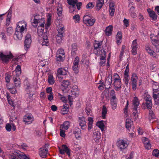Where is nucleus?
I'll use <instances>...</instances> for the list:
<instances>
[{
  "instance_id": "nucleus-11",
  "label": "nucleus",
  "mask_w": 159,
  "mask_h": 159,
  "mask_svg": "<svg viewBox=\"0 0 159 159\" xmlns=\"http://www.w3.org/2000/svg\"><path fill=\"white\" fill-rule=\"evenodd\" d=\"M31 35L30 34H27L25 37V39L24 42L25 47L26 48L25 49L29 48L30 46L31 43Z\"/></svg>"
},
{
  "instance_id": "nucleus-7",
  "label": "nucleus",
  "mask_w": 159,
  "mask_h": 159,
  "mask_svg": "<svg viewBox=\"0 0 159 159\" xmlns=\"http://www.w3.org/2000/svg\"><path fill=\"white\" fill-rule=\"evenodd\" d=\"M138 77L137 74L134 73L132 74L131 78V85L134 91L137 88V83Z\"/></svg>"
},
{
  "instance_id": "nucleus-37",
  "label": "nucleus",
  "mask_w": 159,
  "mask_h": 159,
  "mask_svg": "<svg viewBox=\"0 0 159 159\" xmlns=\"http://www.w3.org/2000/svg\"><path fill=\"white\" fill-rule=\"evenodd\" d=\"M61 86L64 88V89H66L70 85V82L68 80H63L61 82Z\"/></svg>"
},
{
  "instance_id": "nucleus-57",
  "label": "nucleus",
  "mask_w": 159,
  "mask_h": 159,
  "mask_svg": "<svg viewBox=\"0 0 159 159\" xmlns=\"http://www.w3.org/2000/svg\"><path fill=\"white\" fill-rule=\"evenodd\" d=\"M144 144L145 148L148 150L151 147V145L149 141L145 143Z\"/></svg>"
},
{
  "instance_id": "nucleus-40",
  "label": "nucleus",
  "mask_w": 159,
  "mask_h": 159,
  "mask_svg": "<svg viewBox=\"0 0 159 159\" xmlns=\"http://www.w3.org/2000/svg\"><path fill=\"white\" fill-rule=\"evenodd\" d=\"M59 55L58 54L56 55V60L59 62L63 61L65 59V56L62 55Z\"/></svg>"
},
{
  "instance_id": "nucleus-39",
  "label": "nucleus",
  "mask_w": 159,
  "mask_h": 159,
  "mask_svg": "<svg viewBox=\"0 0 159 159\" xmlns=\"http://www.w3.org/2000/svg\"><path fill=\"white\" fill-rule=\"evenodd\" d=\"M88 121H89L88 129L89 130L93 127V118L91 117L88 118Z\"/></svg>"
},
{
  "instance_id": "nucleus-26",
  "label": "nucleus",
  "mask_w": 159,
  "mask_h": 159,
  "mask_svg": "<svg viewBox=\"0 0 159 159\" xmlns=\"http://www.w3.org/2000/svg\"><path fill=\"white\" fill-rule=\"evenodd\" d=\"M40 150L39 153V155L42 158L45 157L48 152V150L43 148H40Z\"/></svg>"
},
{
  "instance_id": "nucleus-1",
  "label": "nucleus",
  "mask_w": 159,
  "mask_h": 159,
  "mask_svg": "<svg viewBox=\"0 0 159 159\" xmlns=\"http://www.w3.org/2000/svg\"><path fill=\"white\" fill-rule=\"evenodd\" d=\"M26 27L27 23L24 20L19 21L16 24L15 32L13 36L14 39L18 40L22 39L24 31L27 29Z\"/></svg>"
},
{
  "instance_id": "nucleus-43",
  "label": "nucleus",
  "mask_w": 159,
  "mask_h": 159,
  "mask_svg": "<svg viewBox=\"0 0 159 159\" xmlns=\"http://www.w3.org/2000/svg\"><path fill=\"white\" fill-rule=\"evenodd\" d=\"M134 7L132 6L129 9V11L131 16L133 18H135L136 17V14L134 12Z\"/></svg>"
},
{
  "instance_id": "nucleus-14",
  "label": "nucleus",
  "mask_w": 159,
  "mask_h": 159,
  "mask_svg": "<svg viewBox=\"0 0 159 159\" xmlns=\"http://www.w3.org/2000/svg\"><path fill=\"white\" fill-rule=\"evenodd\" d=\"M40 43L42 46H49L50 43L47 34L44 33L43 36V39L40 40Z\"/></svg>"
},
{
  "instance_id": "nucleus-23",
  "label": "nucleus",
  "mask_w": 159,
  "mask_h": 159,
  "mask_svg": "<svg viewBox=\"0 0 159 159\" xmlns=\"http://www.w3.org/2000/svg\"><path fill=\"white\" fill-rule=\"evenodd\" d=\"M133 109L136 110L139 106V102L137 97H134L132 100Z\"/></svg>"
},
{
  "instance_id": "nucleus-56",
  "label": "nucleus",
  "mask_w": 159,
  "mask_h": 159,
  "mask_svg": "<svg viewBox=\"0 0 159 159\" xmlns=\"http://www.w3.org/2000/svg\"><path fill=\"white\" fill-rule=\"evenodd\" d=\"M152 155L155 157H157L159 156V151L157 149H154L152 152Z\"/></svg>"
},
{
  "instance_id": "nucleus-51",
  "label": "nucleus",
  "mask_w": 159,
  "mask_h": 159,
  "mask_svg": "<svg viewBox=\"0 0 159 159\" xmlns=\"http://www.w3.org/2000/svg\"><path fill=\"white\" fill-rule=\"evenodd\" d=\"M129 75H124V79L123 80L125 84L126 85H128L129 84Z\"/></svg>"
},
{
  "instance_id": "nucleus-44",
  "label": "nucleus",
  "mask_w": 159,
  "mask_h": 159,
  "mask_svg": "<svg viewBox=\"0 0 159 159\" xmlns=\"http://www.w3.org/2000/svg\"><path fill=\"white\" fill-rule=\"evenodd\" d=\"M48 82L50 84H52L54 83V80L53 76L52 75H49L48 77Z\"/></svg>"
},
{
  "instance_id": "nucleus-6",
  "label": "nucleus",
  "mask_w": 159,
  "mask_h": 159,
  "mask_svg": "<svg viewBox=\"0 0 159 159\" xmlns=\"http://www.w3.org/2000/svg\"><path fill=\"white\" fill-rule=\"evenodd\" d=\"M9 53V55H5L2 52H0V58L3 63H8L13 58V56L11 52Z\"/></svg>"
},
{
  "instance_id": "nucleus-10",
  "label": "nucleus",
  "mask_w": 159,
  "mask_h": 159,
  "mask_svg": "<svg viewBox=\"0 0 159 159\" xmlns=\"http://www.w3.org/2000/svg\"><path fill=\"white\" fill-rule=\"evenodd\" d=\"M138 46L137 43V40L135 39L132 42L131 46V48L132 49L131 52L133 55H135L137 54Z\"/></svg>"
},
{
  "instance_id": "nucleus-15",
  "label": "nucleus",
  "mask_w": 159,
  "mask_h": 159,
  "mask_svg": "<svg viewBox=\"0 0 159 159\" xmlns=\"http://www.w3.org/2000/svg\"><path fill=\"white\" fill-rule=\"evenodd\" d=\"M93 137L96 143L99 142L101 138V133L99 131L94 130L93 133Z\"/></svg>"
},
{
  "instance_id": "nucleus-62",
  "label": "nucleus",
  "mask_w": 159,
  "mask_h": 159,
  "mask_svg": "<svg viewBox=\"0 0 159 159\" xmlns=\"http://www.w3.org/2000/svg\"><path fill=\"white\" fill-rule=\"evenodd\" d=\"M5 129L7 131H10L11 129V124L9 123L7 124L5 126Z\"/></svg>"
},
{
  "instance_id": "nucleus-60",
  "label": "nucleus",
  "mask_w": 159,
  "mask_h": 159,
  "mask_svg": "<svg viewBox=\"0 0 159 159\" xmlns=\"http://www.w3.org/2000/svg\"><path fill=\"white\" fill-rule=\"evenodd\" d=\"M114 80H121L120 76L116 73L114 74H113Z\"/></svg>"
},
{
  "instance_id": "nucleus-46",
  "label": "nucleus",
  "mask_w": 159,
  "mask_h": 159,
  "mask_svg": "<svg viewBox=\"0 0 159 159\" xmlns=\"http://www.w3.org/2000/svg\"><path fill=\"white\" fill-rule=\"evenodd\" d=\"M95 6V3L93 2H89L86 5V8L88 9H91Z\"/></svg>"
},
{
  "instance_id": "nucleus-20",
  "label": "nucleus",
  "mask_w": 159,
  "mask_h": 159,
  "mask_svg": "<svg viewBox=\"0 0 159 159\" xmlns=\"http://www.w3.org/2000/svg\"><path fill=\"white\" fill-rule=\"evenodd\" d=\"M149 16L151 18L152 20L155 21L157 19V16L155 13L153 11L151 10L150 9H147Z\"/></svg>"
},
{
  "instance_id": "nucleus-16",
  "label": "nucleus",
  "mask_w": 159,
  "mask_h": 159,
  "mask_svg": "<svg viewBox=\"0 0 159 159\" xmlns=\"http://www.w3.org/2000/svg\"><path fill=\"white\" fill-rule=\"evenodd\" d=\"M21 153L19 150L13 151L9 155V157L10 158L12 159H19V154Z\"/></svg>"
},
{
  "instance_id": "nucleus-4",
  "label": "nucleus",
  "mask_w": 159,
  "mask_h": 159,
  "mask_svg": "<svg viewBox=\"0 0 159 159\" xmlns=\"http://www.w3.org/2000/svg\"><path fill=\"white\" fill-rule=\"evenodd\" d=\"M117 146L120 150H123L127 148L129 144L127 140L120 139L117 142Z\"/></svg>"
},
{
  "instance_id": "nucleus-42",
  "label": "nucleus",
  "mask_w": 159,
  "mask_h": 159,
  "mask_svg": "<svg viewBox=\"0 0 159 159\" xmlns=\"http://www.w3.org/2000/svg\"><path fill=\"white\" fill-rule=\"evenodd\" d=\"M15 85L16 87H20V86L21 82L20 79L15 78L14 80Z\"/></svg>"
},
{
  "instance_id": "nucleus-63",
  "label": "nucleus",
  "mask_w": 159,
  "mask_h": 159,
  "mask_svg": "<svg viewBox=\"0 0 159 159\" xmlns=\"http://www.w3.org/2000/svg\"><path fill=\"white\" fill-rule=\"evenodd\" d=\"M69 12L70 13H72L74 12H76L77 10L76 7H69Z\"/></svg>"
},
{
  "instance_id": "nucleus-38",
  "label": "nucleus",
  "mask_w": 159,
  "mask_h": 159,
  "mask_svg": "<svg viewBox=\"0 0 159 159\" xmlns=\"http://www.w3.org/2000/svg\"><path fill=\"white\" fill-rule=\"evenodd\" d=\"M62 7L61 4H58L57 8V13L59 17L61 16L62 15Z\"/></svg>"
},
{
  "instance_id": "nucleus-8",
  "label": "nucleus",
  "mask_w": 159,
  "mask_h": 159,
  "mask_svg": "<svg viewBox=\"0 0 159 159\" xmlns=\"http://www.w3.org/2000/svg\"><path fill=\"white\" fill-rule=\"evenodd\" d=\"M79 57H76L73 62V65L72 68L73 71L75 74H77L79 71Z\"/></svg>"
},
{
  "instance_id": "nucleus-36",
  "label": "nucleus",
  "mask_w": 159,
  "mask_h": 159,
  "mask_svg": "<svg viewBox=\"0 0 159 159\" xmlns=\"http://www.w3.org/2000/svg\"><path fill=\"white\" fill-rule=\"evenodd\" d=\"M69 111V106L65 105L63 106V107L61 109V112L63 114H67Z\"/></svg>"
},
{
  "instance_id": "nucleus-49",
  "label": "nucleus",
  "mask_w": 159,
  "mask_h": 159,
  "mask_svg": "<svg viewBox=\"0 0 159 159\" xmlns=\"http://www.w3.org/2000/svg\"><path fill=\"white\" fill-rule=\"evenodd\" d=\"M132 115L133 116V117L134 119H137L138 118V111L137 109L136 110L134 109H133Z\"/></svg>"
},
{
  "instance_id": "nucleus-12",
  "label": "nucleus",
  "mask_w": 159,
  "mask_h": 159,
  "mask_svg": "<svg viewBox=\"0 0 159 159\" xmlns=\"http://www.w3.org/2000/svg\"><path fill=\"white\" fill-rule=\"evenodd\" d=\"M78 121L79 124L81 127V129H86L87 126L85 117L83 116L79 117Z\"/></svg>"
},
{
  "instance_id": "nucleus-32",
  "label": "nucleus",
  "mask_w": 159,
  "mask_h": 159,
  "mask_svg": "<svg viewBox=\"0 0 159 159\" xmlns=\"http://www.w3.org/2000/svg\"><path fill=\"white\" fill-rule=\"evenodd\" d=\"M101 55L100 59L101 60H106V52L102 48V49H101V51H99V53Z\"/></svg>"
},
{
  "instance_id": "nucleus-34",
  "label": "nucleus",
  "mask_w": 159,
  "mask_h": 159,
  "mask_svg": "<svg viewBox=\"0 0 159 159\" xmlns=\"http://www.w3.org/2000/svg\"><path fill=\"white\" fill-rule=\"evenodd\" d=\"M57 74L58 75H65L66 74V70L64 68H60L57 71Z\"/></svg>"
},
{
  "instance_id": "nucleus-33",
  "label": "nucleus",
  "mask_w": 159,
  "mask_h": 159,
  "mask_svg": "<svg viewBox=\"0 0 159 159\" xmlns=\"http://www.w3.org/2000/svg\"><path fill=\"white\" fill-rule=\"evenodd\" d=\"M105 122L103 120L98 121L97 123V125L100 129L101 131L102 132L104 130L105 127L104 122Z\"/></svg>"
},
{
  "instance_id": "nucleus-21",
  "label": "nucleus",
  "mask_w": 159,
  "mask_h": 159,
  "mask_svg": "<svg viewBox=\"0 0 159 159\" xmlns=\"http://www.w3.org/2000/svg\"><path fill=\"white\" fill-rule=\"evenodd\" d=\"M145 49L146 51L150 55L154 58H156L157 54L156 53L153 51L148 45H146L145 46Z\"/></svg>"
},
{
  "instance_id": "nucleus-24",
  "label": "nucleus",
  "mask_w": 159,
  "mask_h": 159,
  "mask_svg": "<svg viewBox=\"0 0 159 159\" xmlns=\"http://www.w3.org/2000/svg\"><path fill=\"white\" fill-rule=\"evenodd\" d=\"M78 87L77 85H74L73 86L71 91L72 94L74 95L76 97H77L79 94Z\"/></svg>"
},
{
  "instance_id": "nucleus-22",
  "label": "nucleus",
  "mask_w": 159,
  "mask_h": 159,
  "mask_svg": "<svg viewBox=\"0 0 159 159\" xmlns=\"http://www.w3.org/2000/svg\"><path fill=\"white\" fill-rule=\"evenodd\" d=\"M78 50L77 45L76 43H74L72 44L71 47V54L72 55L75 56L76 55Z\"/></svg>"
},
{
  "instance_id": "nucleus-13",
  "label": "nucleus",
  "mask_w": 159,
  "mask_h": 159,
  "mask_svg": "<svg viewBox=\"0 0 159 159\" xmlns=\"http://www.w3.org/2000/svg\"><path fill=\"white\" fill-rule=\"evenodd\" d=\"M34 120L33 116L31 114H27L25 115L23 118V121L26 123L30 124Z\"/></svg>"
},
{
  "instance_id": "nucleus-48",
  "label": "nucleus",
  "mask_w": 159,
  "mask_h": 159,
  "mask_svg": "<svg viewBox=\"0 0 159 159\" xmlns=\"http://www.w3.org/2000/svg\"><path fill=\"white\" fill-rule=\"evenodd\" d=\"M155 118V116L153 112L151 110H149V119L150 120L151 119H154Z\"/></svg>"
},
{
  "instance_id": "nucleus-17",
  "label": "nucleus",
  "mask_w": 159,
  "mask_h": 159,
  "mask_svg": "<svg viewBox=\"0 0 159 159\" xmlns=\"http://www.w3.org/2000/svg\"><path fill=\"white\" fill-rule=\"evenodd\" d=\"M112 85L114 86V88L116 91H118L121 88V80H114Z\"/></svg>"
},
{
  "instance_id": "nucleus-19",
  "label": "nucleus",
  "mask_w": 159,
  "mask_h": 159,
  "mask_svg": "<svg viewBox=\"0 0 159 159\" xmlns=\"http://www.w3.org/2000/svg\"><path fill=\"white\" fill-rule=\"evenodd\" d=\"M81 133V130L78 127H75L73 131V134L75 136V138L77 139L81 138L80 134Z\"/></svg>"
},
{
  "instance_id": "nucleus-58",
  "label": "nucleus",
  "mask_w": 159,
  "mask_h": 159,
  "mask_svg": "<svg viewBox=\"0 0 159 159\" xmlns=\"http://www.w3.org/2000/svg\"><path fill=\"white\" fill-rule=\"evenodd\" d=\"M21 152L19 154V158L21 159H28V157L25 155L24 153L21 154Z\"/></svg>"
},
{
  "instance_id": "nucleus-54",
  "label": "nucleus",
  "mask_w": 159,
  "mask_h": 159,
  "mask_svg": "<svg viewBox=\"0 0 159 159\" xmlns=\"http://www.w3.org/2000/svg\"><path fill=\"white\" fill-rule=\"evenodd\" d=\"M145 104L147 108L149 109H151L152 107V100L146 102Z\"/></svg>"
},
{
  "instance_id": "nucleus-3",
  "label": "nucleus",
  "mask_w": 159,
  "mask_h": 159,
  "mask_svg": "<svg viewBox=\"0 0 159 159\" xmlns=\"http://www.w3.org/2000/svg\"><path fill=\"white\" fill-rule=\"evenodd\" d=\"M58 34L56 36V41L57 43H60L61 42L62 37L64 33V28L60 26L58 29Z\"/></svg>"
},
{
  "instance_id": "nucleus-5",
  "label": "nucleus",
  "mask_w": 159,
  "mask_h": 159,
  "mask_svg": "<svg viewBox=\"0 0 159 159\" xmlns=\"http://www.w3.org/2000/svg\"><path fill=\"white\" fill-rule=\"evenodd\" d=\"M58 147L60 154L64 155L66 153L69 157L70 156V150L66 145H62V148L59 146Z\"/></svg>"
},
{
  "instance_id": "nucleus-41",
  "label": "nucleus",
  "mask_w": 159,
  "mask_h": 159,
  "mask_svg": "<svg viewBox=\"0 0 159 159\" xmlns=\"http://www.w3.org/2000/svg\"><path fill=\"white\" fill-rule=\"evenodd\" d=\"M67 3L70 5V7H75L77 2H78L77 0H67Z\"/></svg>"
},
{
  "instance_id": "nucleus-25",
  "label": "nucleus",
  "mask_w": 159,
  "mask_h": 159,
  "mask_svg": "<svg viewBox=\"0 0 159 159\" xmlns=\"http://www.w3.org/2000/svg\"><path fill=\"white\" fill-rule=\"evenodd\" d=\"M113 29V27L111 25H109L107 27L105 30V34L107 36L111 35Z\"/></svg>"
},
{
  "instance_id": "nucleus-50",
  "label": "nucleus",
  "mask_w": 159,
  "mask_h": 159,
  "mask_svg": "<svg viewBox=\"0 0 159 159\" xmlns=\"http://www.w3.org/2000/svg\"><path fill=\"white\" fill-rule=\"evenodd\" d=\"M159 40L158 39H152L151 43L153 45L157 48L159 45Z\"/></svg>"
},
{
  "instance_id": "nucleus-52",
  "label": "nucleus",
  "mask_w": 159,
  "mask_h": 159,
  "mask_svg": "<svg viewBox=\"0 0 159 159\" xmlns=\"http://www.w3.org/2000/svg\"><path fill=\"white\" fill-rule=\"evenodd\" d=\"M13 30L12 27H9L7 28V34L8 35H11L13 33Z\"/></svg>"
},
{
  "instance_id": "nucleus-47",
  "label": "nucleus",
  "mask_w": 159,
  "mask_h": 159,
  "mask_svg": "<svg viewBox=\"0 0 159 159\" xmlns=\"http://www.w3.org/2000/svg\"><path fill=\"white\" fill-rule=\"evenodd\" d=\"M41 27H38L37 29V33L38 35L40 36H42V35H43V31L44 29V28H40Z\"/></svg>"
},
{
  "instance_id": "nucleus-59",
  "label": "nucleus",
  "mask_w": 159,
  "mask_h": 159,
  "mask_svg": "<svg viewBox=\"0 0 159 159\" xmlns=\"http://www.w3.org/2000/svg\"><path fill=\"white\" fill-rule=\"evenodd\" d=\"M8 90L12 94H15L16 93V90L14 87H11V88H9Z\"/></svg>"
},
{
  "instance_id": "nucleus-61",
  "label": "nucleus",
  "mask_w": 159,
  "mask_h": 159,
  "mask_svg": "<svg viewBox=\"0 0 159 159\" xmlns=\"http://www.w3.org/2000/svg\"><path fill=\"white\" fill-rule=\"evenodd\" d=\"M65 130L61 129H60V135L62 137L64 138L66 136Z\"/></svg>"
},
{
  "instance_id": "nucleus-18",
  "label": "nucleus",
  "mask_w": 159,
  "mask_h": 159,
  "mask_svg": "<svg viewBox=\"0 0 159 159\" xmlns=\"http://www.w3.org/2000/svg\"><path fill=\"white\" fill-rule=\"evenodd\" d=\"M11 7L7 12L8 14L6 19V22L5 24V25L7 27L11 23V14L12 12V11L11 9Z\"/></svg>"
},
{
  "instance_id": "nucleus-9",
  "label": "nucleus",
  "mask_w": 159,
  "mask_h": 159,
  "mask_svg": "<svg viewBox=\"0 0 159 159\" xmlns=\"http://www.w3.org/2000/svg\"><path fill=\"white\" fill-rule=\"evenodd\" d=\"M112 75L111 74H109L108 76L105 79V89H109L110 88L112 84Z\"/></svg>"
},
{
  "instance_id": "nucleus-53",
  "label": "nucleus",
  "mask_w": 159,
  "mask_h": 159,
  "mask_svg": "<svg viewBox=\"0 0 159 159\" xmlns=\"http://www.w3.org/2000/svg\"><path fill=\"white\" fill-rule=\"evenodd\" d=\"M73 19L75 23L78 22L80 20V17L78 14H76L73 16Z\"/></svg>"
},
{
  "instance_id": "nucleus-28",
  "label": "nucleus",
  "mask_w": 159,
  "mask_h": 159,
  "mask_svg": "<svg viewBox=\"0 0 159 159\" xmlns=\"http://www.w3.org/2000/svg\"><path fill=\"white\" fill-rule=\"evenodd\" d=\"M133 124V121L129 119H126L125 122V127L128 130H129Z\"/></svg>"
},
{
  "instance_id": "nucleus-45",
  "label": "nucleus",
  "mask_w": 159,
  "mask_h": 159,
  "mask_svg": "<svg viewBox=\"0 0 159 159\" xmlns=\"http://www.w3.org/2000/svg\"><path fill=\"white\" fill-rule=\"evenodd\" d=\"M110 96H111L110 99H116L115 92L114 89L111 90L109 92Z\"/></svg>"
},
{
  "instance_id": "nucleus-55",
  "label": "nucleus",
  "mask_w": 159,
  "mask_h": 159,
  "mask_svg": "<svg viewBox=\"0 0 159 159\" xmlns=\"http://www.w3.org/2000/svg\"><path fill=\"white\" fill-rule=\"evenodd\" d=\"M56 54H58L59 55H62L65 56V54L64 50L61 48L57 50V52Z\"/></svg>"
},
{
  "instance_id": "nucleus-27",
  "label": "nucleus",
  "mask_w": 159,
  "mask_h": 159,
  "mask_svg": "<svg viewBox=\"0 0 159 159\" xmlns=\"http://www.w3.org/2000/svg\"><path fill=\"white\" fill-rule=\"evenodd\" d=\"M102 44V42H99L96 40H95L94 42L93 46L94 49L98 50L101 48V47Z\"/></svg>"
},
{
  "instance_id": "nucleus-31",
  "label": "nucleus",
  "mask_w": 159,
  "mask_h": 159,
  "mask_svg": "<svg viewBox=\"0 0 159 159\" xmlns=\"http://www.w3.org/2000/svg\"><path fill=\"white\" fill-rule=\"evenodd\" d=\"M70 123L68 121H65L63 123L60 125V128L64 130H67L69 128Z\"/></svg>"
},
{
  "instance_id": "nucleus-64",
  "label": "nucleus",
  "mask_w": 159,
  "mask_h": 159,
  "mask_svg": "<svg viewBox=\"0 0 159 159\" xmlns=\"http://www.w3.org/2000/svg\"><path fill=\"white\" fill-rule=\"evenodd\" d=\"M16 73H18V74H20L21 72V69L20 66V65H17L15 70Z\"/></svg>"
},
{
  "instance_id": "nucleus-2",
  "label": "nucleus",
  "mask_w": 159,
  "mask_h": 159,
  "mask_svg": "<svg viewBox=\"0 0 159 159\" xmlns=\"http://www.w3.org/2000/svg\"><path fill=\"white\" fill-rule=\"evenodd\" d=\"M83 22L87 26L93 25L96 21L94 18L92 19L90 14L85 15L83 18Z\"/></svg>"
},
{
  "instance_id": "nucleus-35",
  "label": "nucleus",
  "mask_w": 159,
  "mask_h": 159,
  "mask_svg": "<svg viewBox=\"0 0 159 159\" xmlns=\"http://www.w3.org/2000/svg\"><path fill=\"white\" fill-rule=\"evenodd\" d=\"M107 111V109L105 106H103L102 113V117L103 119L106 118V116Z\"/></svg>"
},
{
  "instance_id": "nucleus-30",
  "label": "nucleus",
  "mask_w": 159,
  "mask_h": 159,
  "mask_svg": "<svg viewBox=\"0 0 159 159\" xmlns=\"http://www.w3.org/2000/svg\"><path fill=\"white\" fill-rule=\"evenodd\" d=\"M122 39V33L120 31H118L116 36V43L118 45L120 43L121 40Z\"/></svg>"
},
{
  "instance_id": "nucleus-29",
  "label": "nucleus",
  "mask_w": 159,
  "mask_h": 159,
  "mask_svg": "<svg viewBox=\"0 0 159 159\" xmlns=\"http://www.w3.org/2000/svg\"><path fill=\"white\" fill-rule=\"evenodd\" d=\"M103 3V0H98L97 1L95 8L96 10L99 11L102 7Z\"/></svg>"
}]
</instances>
